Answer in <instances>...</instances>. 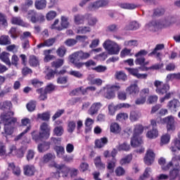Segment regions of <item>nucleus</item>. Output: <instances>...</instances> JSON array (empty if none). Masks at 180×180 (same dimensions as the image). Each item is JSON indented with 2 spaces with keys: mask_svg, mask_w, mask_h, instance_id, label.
<instances>
[{
  "mask_svg": "<svg viewBox=\"0 0 180 180\" xmlns=\"http://www.w3.org/2000/svg\"><path fill=\"white\" fill-rule=\"evenodd\" d=\"M102 108V103L101 102L94 103L91 105V108L89 110V113L91 116H94V115H96L99 110Z\"/></svg>",
  "mask_w": 180,
  "mask_h": 180,
  "instance_id": "23",
  "label": "nucleus"
},
{
  "mask_svg": "<svg viewBox=\"0 0 180 180\" xmlns=\"http://www.w3.org/2000/svg\"><path fill=\"white\" fill-rule=\"evenodd\" d=\"M165 13V8L159 7L154 10L153 16H162Z\"/></svg>",
  "mask_w": 180,
  "mask_h": 180,
  "instance_id": "62",
  "label": "nucleus"
},
{
  "mask_svg": "<svg viewBox=\"0 0 180 180\" xmlns=\"http://www.w3.org/2000/svg\"><path fill=\"white\" fill-rule=\"evenodd\" d=\"M37 117L44 122H49V120H50V112H45L41 114H38Z\"/></svg>",
  "mask_w": 180,
  "mask_h": 180,
  "instance_id": "53",
  "label": "nucleus"
},
{
  "mask_svg": "<svg viewBox=\"0 0 180 180\" xmlns=\"http://www.w3.org/2000/svg\"><path fill=\"white\" fill-rule=\"evenodd\" d=\"M40 132L45 136L47 140L50 137L51 133V127L47 122H42L39 127Z\"/></svg>",
  "mask_w": 180,
  "mask_h": 180,
  "instance_id": "15",
  "label": "nucleus"
},
{
  "mask_svg": "<svg viewBox=\"0 0 180 180\" xmlns=\"http://www.w3.org/2000/svg\"><path fill=\"white\" fill-rule=\"evenodd\" d=\"M86 20H87L89 26H95L98 22L96 18L93 17L92 14H85Z\"/></svg>",
  "mask_w": 180,
  "mask_h": 180,
  "instance_id": "38",
  "label": "nucleus"
},
{
  "mask_svg": "<svg viewBox=\"0 0 180 180\" xmlns=\"http://www.w3.org/2000/svg\"><path fill=\"white\" fill-rule=\"evenodd\" d=\"M104 96L105 98H106V99H113V98H115V91H113L112 89L108 87L106 89V92L104 94Z\"/></svg>",
  "mask_w": 180,
  "mask_h": 180,
  "instance_id": "51",
  "label": "nucleus"
},
{
  "mask_svg": "<svg viewBox=\"0 0 180 180\" xmlns=\"http://www.w3.org/2000/svg\"><path fill=\"white\" fill-rule=\"evenodd\" d=\"M127 92L131 95L132 96H136V95H139L140 92V88H139V85L137 84H131L126 89Z\"/></svg>",
  "mask_w": 180,
  "mask_h": 180,
  "instance_id": "21",
  "label": "nucleus"
},
{
  "mask_svg": "<svg viewBox=\"0 0 180 180\" xmlns=\"http://www.w3.org/2000/svg\"><path fill=\"white\" fill-rule=\"evenodd\" d=\"M15 131V124H4V133L6 136H12Z\"/></svg>",
  "mask_w": 180,
  "mask_h": 180,
  "instance_id": "29",
  "label": "nucleus"
},
{
  "mask_svg": "<svg viewBox=\"0 0 180 180\" xmlns=\"http://www.w3.org/2000/svg\"><path fill=\"white\" fill-rule=\"evenodd\" d=\"M109 5V1L108 0H98L94 3H91L89 6V11H96L99 9V8H105V6H108Z\"/></svg>",
  "mask_w": 180,
  "mask_h": 180,
  "instance_id": "13",
  "label": "nucleus"
},
{
  "mask_svg": "<svg viewBox=\"0 0 180 180\" xmlns=\"http://www.w3.org/2000/svg\"><path fill=\"white\" fill-rule=\"evenodd\" d=\"M116 176H124V175H126V170L123 167L118 166L115 170Z\"/></svg>",
  "mask_w": 180,
  "mask_h": 180,
  "instance_id": "52",
  "label": "nucleus"
},
{
  "mask_svg": "<svg viewBox=\"0 0 180 180\" xmlns=\"http://www.w3.org/2000/svg\"><path fill=\"white\" fill-rule=\"evenodd\" d=\"M146 137L148 139H157L158 137V129L157 128H153L146 133Z\"/></svg>",
  "mask_w": 180,
  "mask_h": 180,
  "instance_id": "39",
  "label": "nucleus"
},
{
  "mask_svg": "<svg viewBox=\"0 0 180 180\" xmlns=\"http://www.w3.org/2000/svg\"><path fill=\"white\" fill-rule=\"evenodd\" d=\"M150 94V89L146 88L141 90L139 97L135 101L136 105H144L147 101V95Z\"/></svg>",
  "mask_w": 180,
  "mask_h": 180,
  "instance_id": "11",
  "label": "nucleus"
},
{
  "mask_svg": "<svg viewBox=\"0 0 180 180\" xmlns=\"http://www.w3.org/2000/svg\"><path fill=\"white\" fill-rule=\"evenodd\" d=\"M151 172V167H146L143 175L139 177V180H145L150 177V173Z\"/></svg>",
  "mask_w": 180,
  "mask_h": 180,
  "instance_id": "64",
  "label": "nucleus"
},
{
  "mask_svg": "<svg viewBox=\"0 0 180 180\" xmlns=\"http://www.w3.org/2000/svg\"><path fill=\"white\" fill-rule=\"evenodd\" d=\"M28 63L30 67H39L40 65V62L39 61V58L34 55H31L29 57Z\"/></svg>",
  "mask_w": 180,
  "mask_h": 180,
  "instance_id": "27",
  "label": "nucleus"
},
{
  "mask_svg": "<svg viewBox=\"0 0 180 180\" xmlns=\"http://www.w3.org/2000/svg\"><path fill=\"white\" fill-rule=\"evenodd\" d=\"M118 151H129L130 150V145L126 142H124L122 144H120L117 147Z\"/></svg>",
  "mask_w": 180,
  "mask_h": 180,
  "instance_id": "54",
  "label": "nucleus"
},
{
  "mask_svg": "<svg viewBox=\"0 0 180 180\" xmlns=\"http://www.w3.org/2000/svg\"><path fill=\"white\" fill-rule=\"evenodd\" d=\"M164 49V44H157L155 47V49L148 54V57H155V58H158L159 60H161V56H162V53H161V50H163Z\"/></svg>",
  "mask_w": 180,
  "mask_h": 180,
  "instance_id": "14",
  "label": "nucleus"
},
{
  "mask_svg": "<svg viewBox=\"0 0 180 180\" xmlns=\"http://www.w3.org/2000/svg\"><path fill=\"white\" fill-rule=\"evenodd\" d=\"M31 84L34 88H40V86H43L44 82L40 81L39 79H33L31 80Z\"/></svg>",
  "mask_w": 180,
  "mask_h": 180,
  "instance_id": "60",
  "label": "nucleus"
},
{
  "mask_svg": "<svg viewBox=\"0 0 180 180\" xmlns=\"http://www.w3.org/2000/svg\"><path fill=\"white\" fill-rule=\"evenodd\" d=\"M115 79H117V81H127V75L123 70L121 71H117L115 74Z\"/></svg>",
  "mask_w": 180,
  "mask_h": 180,
  "instance_id": "33",
  "label": "nucleus"
},
{
  "mask_svg": "<svg viewBox=\"0 0 180 180\" xmlns=\"http://www.w3.org/2000/svg\"><path fill=\"white\" fill-rule=\"evenodd\" d=\"M89 58H91V52H85L82 50L74 52L69 56V61L73 64L75 68H77L76 64L79 63L78 61H85V60H88Z\"/></svg>",
  "mask_w": 180,
  "mask_h": 180,
  "instance_id": "3",
  "label": "nucleus"
},
{
  "mask_svg": "<svg viewBox=\"0 0 180 180\" xmlns=\"http://www.w3.org/2000/svg\"><path fill=\"white\" fill-rule=\"evenodd\" d=\"M171 140V135L168 134H163L160 138V146H162L165 144H168Z\"/></svg>",
  "mask_w": 180,
  "mask_h": 180,
  "instance_id": "46",
  "label": "nucleus"
},
{
  "mask_svg": "<svg viewBox=\"0 0 180 180\" xmlns=\"http://www.w3.org/2000/svg\"><path fill=\"white\" fill-rule=\"evenodd\" d=\"M12 106V102L11 101H4L3 103H0V110H5V109H11Z\"/></svg>",
  "mask_w": 180,
  "mask_h": 180,
  "instance_id": "61",
  "label": "nucleus"
},
{
  "mask_svg": "<svg viewBox=\"0 0 180 180\" xmlns=\"http://www.w3.org/2000/svg\"><path fill=\"white\" fill-rule=\"evenodd\" d=\"M31 129L32 126L30 125L27 127V128L22 132L15 137L14 141H19V140H21L22 137H23V136H25V134H26L28 131H30Z\"/></svg>",
  "mask_w": 180,
  "mask_h": 180,
  "instance_id": "50",
  "label": "nucleus"
},
{
  "mask_svg": "<svg viewBox=\"0 0 180 180\" xmlns=\"http://www.w3.org/2000/svg\"><path fill=\"white\" fill-rule=\"evenodd\" d=\"M122 9H129L130 11L133 9H136L137 8V5L135 4H130V3H122L119 5Z\"/></svg>",
  "mask_w": 180,
  "mask_h": 180,
  "instance_id": "43",
  "label": "nucleus"
},
{
  "mask_svg": "<svg viewBox=\"0 0 180 180\" xmlns=\"http://www.w3.org/2000/svg\"><path fill=\"white\" fill-rule=\"evenodd\" d=\"M126 70H127L131 75L136 77V78H138L139 79H147V77L148 76L147 74L139 73V69L137 68H127Z\"/></svg>",
  "mask_w": 180,
  "mask_h": 180,
  "instance_id": "17",
  "label": "nucleus"
},
{
  "mask_svg": "<svg viewBox=\"0 0 180 180\" xmlns=\"http://www.w3.org/2000/svg\"><path fill=\"white\" fill-rule=\"evenodd\" d=\"M84 127V123L82 120H78L77 122L74 120H70L68 122V129L67 131L68 133H74L75 129H77V131H80L81 129Z\"/></svg>",
  "mask_w": 180,
  "mask_h": 180,
  "instance_id": "9",
  "label": "nucleus"
},
{
  "mask_svg": "<svg viewBox=\"0 0 180 180\" xmlns=\"http://www.w3.org/2000/svg\"><path fill=\"white\" fill-rule=\"evenodd\" d=\"M12 25H17L18 26H24L25 22L20 17H13L11 19Z\"/></svg>",
  "mask_w": 180,
  "mask_h": 180,
  "instance_id": "48",
  "label": "nucleus"
},
{
  "mask_svg": "<svg viewBox=\"0 0 180 180\" xmlns=\"http://www.w3.org/2000/svg\"><path fill=\"white\" fill-rule=\"evenodd\" d=\"M144 131V127L143 125L139 124L135 125L134 129V135L131 139V146L132 147H140L141 144H143V138L140 136Z\"/></svg>",
  "mask_w": 180,
  "mask_h": 180,
  "instance_id": "4",
  "label": "nucleus"
},
{
  "mask_svg": "<svg viewBox=\"0 0 180 180\" xmlns=\"http://www.w3.org/2000/svg\"><path fill=\"white\" fill-rule=\"evenodd\" d=\"M127 56H131V49H129L127 48H124L120 52L121 58H124V57H127Z\"/></svg>",
  "mask_w": 180,
  "mask_h": 180,
  "instance_id": "59",
  "label": "nucleus"
},
{
  "mask_svg": "<svg viewBox=\"0 0 180 180\" xmlns=\"http://www.w3.org/2000/svg\"><path fill=\"white\" fill-rule=\"evenodd\" d=\"M13 115L15 112L12 111L2 113L0 116L1 122L4 124H15L18 122V119L13 117Z\"/></svg>",
  "mask_w": 180,
  "mask_h": 180,
  "instance_id": "8",
  "label": "nucleus"
},
{
  "mask_svg": "<svg viewBox=\"0 0 180 180\" xmlns=\"http://www.w3.org/2000/svg\"><path fill=\"white\" fill-rule=\"evenodd\" d=\"M27 19L30 20L32 23H37V22H40V20H44V15H39L35 10H30L27 13Z\"/></svg>",
  "mask_w": 180,
  "mask_h": 180,
  "instance_id": "10",
  "label": "nucleus"
},
{
  "mask_svg": "<svg viewBox=\"0 0 180 180\" xmlns=\"http://www.w3.org/2000/svg\"><path fill=\"white\" fill-rule=\"evenodd\" d=\"M52 68H55V70H58L60 67L64 65V59L58 58L56 60L53 61L51 63Z\"/></svg>",
  "mask_w": 180,
  "mask_h": 180,
  "instance_id": "37",
  "label": "nucleus"
},
{
  "mask_svg": "<svg viewBox=\"0 0 180 180\" xmlns=\"http://www.w3.org/2000/svg\"><path fill=\"white\" fill-rule=\"evenodd\" d=\"M94 165L96 168L98 169V171H103L106 168V165L102 162L101 156H97L94 159Z\"/></svg>",
  "mask_w": 180,
  "mask_h": 180,
  "instance_id": "25",
  "label": "nucleus"
},
{
  "mask_svg": "<svg viewBox=\"0 0 180 180\" xmlns=\"http://www.w3.org/2000/svg\"><path fill=\"white\" fill-rule=\"evenodd\" d=\"M110 130L111 133L119 134V133H120V126L116 122L112 123L110 127Z\"/></svg>",
  "mask_w": 180,
  "mask_h": 180,
  "instance_id": "45",
  "label": "nucleus"
},
{
  "mask_svg": "<svg viewBox=\"0 0 180 180\" xmlns=\"http://www.w3.org/2000/svg\"><path fill=\"white\" fill-rule=\"evenodd\" d=\"M8 171H12V173L15 176H20V174H22V170H20V167L15 165L14 162H11L8 164Z\"/></svg>",
  "mask_w": 180,
  "mask_h": 180,
  "instance_id": "20",
  "label": "nucleus"
},
{
  "mask_svg": "<svg viewBox=\"0 0 180 180\" xmlns=\"http://www.w3.org/2000/svg\"><path fill=\"white\" fill-rule=\"evenodd\" d=\"M47 6V0H37L34 1V8L37 11H43Z\"/></svg>",
  "mask_w": 180,
  "mask_h": 180,
  "instance_id": "26",
  "label": "nucleus"
},
{
  "mask_svg": "<svg viewBox=\"0 0 180 180\" xmlns=\"http://www.w3.org/2000/svg\"><path fill=\"white\" fill-rule=\"evenodd\" d=\"M116 110H119V108H117V105H115L113 103L108 105V113L110 115V116H114Z\"/></svg>",
  "mask_w": 180,
  "mask_h": 180,
  "instance_id": "57",
  "label": "nucleus"
},
{
  "mask_svg": "<svg viewBox=\"0 0 180 180\" xmlns=\"http://www.w3.org/2000/svg\"><path fill=\"white\" fill-rule=\"evenodd\" d=\"M108 143V138L103 137L101 139H97L95 141L96 147L97 148H102L106 146V143Z\"/></svg>",
  "mask_w": 180,
  "mask_h": 180,
  "instance_id": "36",
  "label": "nucleus"
},
{
  "mask_svg": "<svg viewBox=\"0 0 180 180\" xmlns=\"http://www.w3.org/2000/svg\"><path fill=\"white\" fill-rule=\"evenodd\" d=\"M180 106V102L178 99H173L168 102L167 108L172 110V112H176Z\"/></svg>",
  "mask_w": 180,
  "mask_h": 180,
  "instance_id": "22",
  "label": "nucleus"
},
{
  "mask_svg": "<svg viewBox=\"0 0 180 180\" xmlns=\"http://www.w3.org/2000/svg\"><path fill=\"white\" fill-rule=\"evenodd\" d=\"M179 172H180V165H179V162H177L176 164H174L172 169L169 171V180L176 179V178H178V176L179 175Z\"/></svg>",
  "mask_w": 180,
  "mask_h": 180,
  "instance_id": "16",
  "label": "nucleus"
},
{
  "mask_svg": "<svg viewBox=\"0 0 180 180\" xmlns=\"http://www.w3.org/2000/svg\"><path fill=\"white\" fill-rule=\"evenodd\" d=\"M31 136L32 137V140H34L36 143H39V141H43V139H46L40 131H34L31 133Z\"/></svg>",
  "mask_w": 180,
  "mask_h": 180,
  "instance_id": "28",
  "label": "nucleus"
},
{
  "mask_svg": "<svg viewBox=\"0 0 180 180\" xmlns=\"http://www.w3.org/2000/svg\"><path fill=\"white\" fill-rule=\"evenodd\" d=\"M28 112H34L36 109V101H31L26 105Z\"/></svg>",
  "mask_w": 180,
  "mask_h": 180,
  "instance_id": "58",
  "label": "nucleus"
},
{
  "mask_svg": "<svg viewBox=\"0 0 180 180\" xmlns=\"http://www.w3.org/2000/svg\"><path fill=\"white\" fill-rule=\"evenodd\" d=\"M161 122L163 124H166L167 133H174L175 131V119H174V116L169 115L163 119L161 117H158L156 119L150 120V126H152L153 129H157V124H160Z\"/></svg>",
  "mask_w": 180,
  "mask_h": 180,
  "instance_id": "1",
  "label": "nucleus"
},
{
  "mask_svg": "<svg viewBox=\"0 0 180 180\" xmlns=\"http://www.w3.org/2000/svg\"><path fill=\"white\" fill-rule=\"evenodd\" d=\"M50 142H44L42 143H39L38 145V151L39 153H44L45 151H47V150H50V146H51Z\"/></svg>",
  "mask_w": 180,
  "mask_h": 180,
  "instance_id": "34",
  "label": "nucleus"
},
{
  "mask_svg": "<svg viewBox=\"0 0 180 180\" xmlns=\"http://www.w3.org/2000/svg\"><path fill=\"white\" fill-rule=\"evenodd\" d=\"M131 160H133V155L129 154L120 160V164L122 166L127 165V164H130V162H131Z\"/></svg>",
  "mask_w": 180,
  "mask_h": 180,
  "instance_id": "41",
  "label": "nucleus"
},
{
  "mask_svg": "<svg viewBox=\"0 0 180 180\" xmlns=\"http://www.w3.org/2000/svg\"><path fill=\"white\" fill-rule=\"evenodd\" d=\"M103 46L110 54V56H113L116 54H119L120 52V46L116 42H113L110 40H106L103 44Z\"/></svg>",
  "mask_w": 180,
  "mask_h": 180,
  "instance_id": "6",
  "label": "nucleus"
},
{
  "mask_svg": "<svg viewBox=\"0 0 180 180\" xmlns=\"http://www.w3.org/2000/svg\"><path fill=\"white\" fill-rule=\"evenodd\" d=\"M60 22V20L58 18L56 19L53 23L51 25V29L53 30H57L58 32H61L64 30V29H68L70 26V22H68V18L64 15L60 17V25L57 26V25Z\"/></svg>",
  "mask_w": 180,
  "mask_h": 180,
  "instance_id": "5",
  "label": "nucleus"
},
{
  "mask_svg": "<svg viewBox=\"0 0 180 180\" xmlns=\"http://www.w3.org/2000/svg\"><path fill=\"white\" fill-rule=\"evenodd\" d=\"M85 65L86 68H90L91 67H96V62L95 60L90 59L86 62H79V63H76V68L77 70H81Z\"/></svg>",
  "mask_w": 180,
  "mask_h": 180,
  "instance_id": "19",
  "label": "nucleus"
},
{
  "mask_svg": "<svg viewBox=\"0 0 180 180\" xmlns=\"http://www.w3.org/2000/svg\"><path fill=\"white\" fill-rule=\"evenodd\" d=\"M11 38L8 35H1L0 37V44L1 46H8L11 44Z\"/></svg>",
  "mask_w": 180,
  "mask_h": 180,
  "instance_id": "44",
  "label": "nucleus"
},
{
  "mask_svg": "<svg viewBox=\"0 0 180 180\" xmlns=\"http://www.w3.org/2000/svg\"><path fill=\"white\" fill-rule=\"evenodd\" d=\"M24 175L26 176H33L36 174V167L33 165H27L23 167Z\"/></svg>",
  "mask_w": 180,
  "mask_h": 180,
  "instance_id": "18",
  "label": "nucleus"
},
{
  "mask_svg": "<svg viewBox=\"0 0 180 180\" xmlns=\"http://www.w3.org/2000/svg\"><path fill=\"white\" fill-rule=\"evenodd\" d=\"M85 19H86L85 15L76 14L74 16L75 24L77 25H84L85 23Z\"/></svg>",
  "mask_w": 180,
  "mask_h": 180,
  "instance_id": "31",
  "label": "nucleus"
},
{
  "mask_svg": "<svg viewBox=\"0 0 180 180\" xmlns=\"http://www.w3.org/2000/svg\"><path fill=\"white\" fill-rule=\"evenodd\" d=\"M63 134H64V128L63 127V126H58L53 129L54 136H57V137H60L63 136Z\"/></svg>",
  "mask_w": 180,
  "mask_h": 180,
  "instance_id": "47",
  "label": "nucleus"
},
{
  "mask_svg": "<svg viewBox=\"0 0 180 180\" xmlns=\"http://www.w3.org/2000/svg\"><path fill=\"white\" fill-rule=\"evenodd\" d=\"M0 60L8 67L12 65L11 60L9 59V53L7 52L4 51L0 54Z\"/></svg>",
  "mask_w": 180,
  "mask_h": 180,
  "instance_id": "30",
  "label": "nucleus"
},
{
  "mask_svg": "<svg viewBox=\"0 0 180 180\" xmlns=\"http://www.w3.org/2000/svg\"><path fill=\"white\" fill-rule=\"evenodd\" d=\"M56 18H57V12L54 11H50L46 15V20H53Z\"/></svg>",
  "mask_w": 180,
  "mask_h": 180,
  "instance_id": "55",
  "label": "nucleus"
},
{
  "mask_svg": "<svg viewBox=\"0 0 180 180\" xmlns=\"http://www.w3.org/2000/svg\"><path fill=\"white\" fill-rule=\"evenodd\" d=\"M94 123V120L91 118H87L85 120L84 124H85V133H89V131H91L92 130V124Z\"/></svg>",
  "mask_w": 180,
  "mask_h": 180,
  "instance_id": "42",
  "label": "nucleus"
},
{
  "mask_svg": "<svg viewBox=\"0 0 180 180\" xmlns=\"http://www.w3.org/2000/svg\"><path fill=\"white\" fill-rule=\"evenodd\" d=\"M154 86L156 87L155 92L158 95H165L164 97H162L160 99V103L165 102L168 99H171L172 95H174L172 92H168L169 91L170 86L169 84L164 83L160 80H155L154 82Z\"/></svg>",
  "mask_w": 180,
  "mask_h": 180,
  "instance_id": "2",
  "label": "nucleus"
},
{
  "mask_svg": "<svg viewBox=\"0 0 180 180\" xmlns=\"http://www.w3.org/2000/svg\"><path fill=\"white\" fill-rule=\"evenodd\" d=\"M56 38H49L45 39L43 43H40L37 46V49H41L43 47H51L56 43Z\"/></svg>",
  "mask_w": 180,
  "mask_h": 180,
  "instance_id": "24",
  "label": "nucleus"
},
{
  "mask_svg": "<svg viewBox=\"0 0 180 180\" xmlns=\"http://www.w3.org/2000/svg\"><path fill=\"white\" fill-rule=\"evenodd\" d=\"M154 161H155V153L153 149H148L145 157L143 158L144 163L146 165L150 167V165H153V164H154Z\"/></svg>",
  "mask_w": 180,
  "mask_h": 180,
  "instance_id": "12",
  "label": "nucleus"
},
{
  "mask_svg": "<svg viewBox=\"0 0 180 180\" xmlns=\"http://www.w3.org/2000/svg\"><path fill=\"white\" fill-rule=\"evenodd\" d=\"M141 117V114L137 110H132L129 115V120L131 122H137Z\"/></svg>",
  "mask_w": 180,
  "mask_h": 180,
  "instance_id": "35",
  "label": "nucleus"
},
{
  "mask_svg": "<svg viewBox=\"0 0 180 180\" xmlns=\"http://www.w3.org/2000/svg\"><path fill=\"white\" fill-rule=\"evenodd\" d=\"M53 167L56 168V172H55V176L58 179L60 178V174H62L63 178H67L68 174H70V167H67L65 165H58L56 162L53 164Z\"/></svg>",
  "mask_w": 180,
  "mask_h": 180,
  "instance_id": "7",
  "label": "nucleus"
},
{
  "mask_svg": "<svg viewBox=\"0 0 180 180\" xmlns=\"http://www.w3.org/2000/svg\"><path fill=\"white\" fill-rule=\"evenodd\" d=\"M58 57H60V58H63L67 54V48L62 45L58 48V49L56 51Z\"/></svg>",
  "mask_w": 180,
  "mask_h": 180,
  "instance_id": "40",
  "label": "nucleus"
},
{
  "mask_svg": "<svg viewBox=\"0 0 180 180\" xmlns=\"http://www.w3.org/2000/svg\"><path fill=\"white\" fill-rule=\"evenodd\" d=\"M55 158L56 155H53V153H46L43 157V162H49V161H53Z\"/></svg>",
  "mask_w": 180,
  "mask_h": 180,
  "instance_id": "56",
  "label": "nucleus"
},
{
  "mask_svg": "<svg viewBox=\"0 0 180 180\" xmlns=\"http://www.w3.org/2000/svg\"><path fill=\"white\" fill-rule=\"evenodd\" d=\"M56 74H57V70H53V69H49V72L46 73L45 78L46 79H53Z\"/></svg>",
  "mask_w": 180,
  "mask_h": 180,
  "instance_id": "63",
  "label": "nucleus"
},
{
  "mask_svg": "<svg viewBox=\"0 0 180 180\" xmlns=\"http://www.w3.org/2000/svg\"><path fill=\"white\" fill-rule=\"evenodd\" d=\"M140 27V24L137 21H131L129 25H126L124 28V30H137Z\"/></svg>",
  "mask_w": 180,
  "mask_h": 180,
  "instance_id": "32",
  "label": "nucleus"
},
{
  "mask_svg": "<svg viewBox=\"0 0 180 180\" xmlns=\"http://www.w3.org/2000/svg\"><path fill=\"white\" fill-rule=\"evenodd\" d=\"M37 92L39 94L38 98L39 101H46L47 99V94L44 91L43 88L37 89Z\"/></svg>",
  "mask_w": 180,
  "mask_h": 180,
  "instance_id": "49",
  "label": "nucleus"
}]
</instances>
